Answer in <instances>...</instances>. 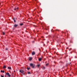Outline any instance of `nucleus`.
Instances as JSON below:
<instances>
[{
	"label": "nucleus",
	"instance_id": "nucleus-1",
	"mask_svg": "<svg viewBox=\"0 0 77 77\" xmlns=\"http://www.w3.org/2000/svg\"><path fill=\"white\" fill-rule=\"evenodd\" d=\"M30 66L32 68H35V64H33V63H31L30 64Z\"/></svg>",
	"mask_w": 77,
	"mask_h": 77
},
{
	"label": "nucleus",
	"instance_id": "nucleus-2",
	"mask_svg": "<svg viewBox=\"0 0 77 77\" xmlns=\"http://www.w3.org/2000/svg\"><path fill=\"white\" fill-rule=\"evenodd\" d=\"M6 75H8V77H11V75H10V74H9V73L8 72L6 73Z\"/></svg>",
	"mask_w": 77,
	"mask_h": 77
},
{
	"label": "nucleus",
	"instance_id": "nucleus-3",
	"mask_svg": "<svg viewBox=\"0 0 77 77\" xmlns=\"http://www.w3.org/2000/svg\"><path fill=\"white\" fill-rule=\"evenodd\" d=\"M18 26V24H15L14 25V27H17Z\"/></svg>",
	"mask_w": 77,
	"mask_h": 77
},
{
	"label": "nucleus",
	"instance_id": "nucleus-4",
	"mask_svg": "<svg viewBox=\"0 0 77 77\" xmlns=\"http://www.w3.org/2000/svg\"><path fill=\"white\" fill-rule=\"evenodd\" d=\"M32 55H34V54H35V52L34 51L33 52H32Z\"/></svg>",
	"mask_w": 77,
	"mask_h": 77
},
{
	"label": "nucleus",
	"instance_id": "nucleus-5",
	"mask_svg": "<svg viewBox=\"0 0 77 77\" xmlns=\"http://www.w3.org/2000/svg\"><path fill=\"white\" fill-rule=\"evenodd\" d=\"M18 8H15L14 9V11H17V10H18Z\"/></svg>",
	"mask_w": 77,
	"mask_h": 77
},
{
	"label": "nucleus",
	"instance_id": "nucleus-6",
	"mask_svg": "<svg viewBox=\"0 0 77 77\" xmlns=\"http://www.w3.org/2000/svg\"><path fill=\"white\" fill-rule=\"evenodd\" d=\"M20 72H21V73H23V72H24V71L23 70H20Z\"/></svg>",
	"mask_w": 77,
	"mask_h": 77
},
{
	"label": "nucleus",
	"instance_id": "nucleus-7",
	"mask_svg": "<svg viewBox=\"0 0 77 77\" xmlns=\"http://www.w3.org/2000/svg\"><path fill=\"white\" fill-rule=\"evenodd\" d=\"M42 60V58H39L38 59V60H39V61H41Z\"/></svg>",
	"mask_w": 77,
	"mask_h": 77
},
{
	"label": "nucleus",
	"instance_id": "nucleus-8",
	"mask_svg": "<svg viewBox=\"0 0 77 77\" xmlns=\"http://www.w3.org/2000/svg\"><path fill=\"white\" fill-rule=\"evenodd\" d=\"M1 72H3V73H4L5 72V71H4V70H3V71L1 70Z\"/></svg>",
	"mask_w": 77,
	"mask_h": 77
},
{
	"label": "nucleus",
	"instance_id": "nucleus-9",
	"mask_svg": "<svg viewBox=\"0 0 77 77\" xmlns=\"http://www.w3.org/2000/svg\"><path fill=\"white\" fill-rule=\"evenodd\" d=\"M3 68L4 69L6 68V66L4 65V66H3Z\"/></svg>",
	"mask_w": 77,
	"mask_h": 77
},
{
	"label": "nucleus",
	"instance_id": "nucleus-10",
	"mask_svg": "<svg viewBox=\"0 0 77 77\" xmlns=\"http://www.w3.org/2000/svg\"><path fill=\"white\" fill-rule=\"evenodd\" d=\"M8 69H11V67H8Z\"/></svg>",
	"mask_w": 77,
	"mask_h": 77
},
{
	"label": "nucleus",
	"instance_id": "nucleus-11",
	"mask_svg": "<svg viewBox=\"0 0 77 77\" xmlns=\"http://www.w3.org/2000/svg\"><path fill=\"white\" fill-rule=\"evenodd\" d=\"M29 58V60H31L32 59V57H30Z\"/></svg>",
	"mask_w": 77,
	"mask_h": 77
},
{
	"label": "nucleus",
	"instance_id": "nucleus-12",
	"mask_svg": "<svg viewBox=\"0 0 77 77\" xmlns=\"http://www.w3.org/2000/svg\"><path fill=\"white\" fill-rule=\"evenodd\" d=\"M23 25V23H20V26H22Z\"/></svg>",
	"mask_w": 77,
	"mask_h": 77
},
{
	"label": "nucleus",
	"instance_id": "nucleus-13",
	"mask_svg": "<svg viewBox=\"0 0 77 77\" xmlns=\"http://www.w3.org/2000/svg\"><path fill=\"white\" fill-rule=\"evenodd\" d=\"M13 20H14V23H15L16 22L15 20V18H13Z\"/></svg>",
	"mask_w": 77,
	"mask_h": 77
},
{
	"label": "nucleus",
	"instance_id": "nucleus-14",
	"mask_svg": "<svg viewBox=\"0 0 77 77\" xmlns=\"http://www.w3.org/2000/svg\"><path fill=\"white\" fill-rule=\"evenodd\" d=\"M48 65H49V64L48 63H47L46 64V66H48Z\"/></svg>",
	"mask_w": 77,
	"mask_h": 77
},
{
	"label": "nucleus",
	"instance_id": "nucleus-15",
	"mask_svg": "<svg viewBox=\"0 0 77 77\" xmlns=\"http://www.w3.org/2000/svg\"><path fill=\"white\" fill-rule=\"evenodd\" d=\"M37 66H38V67H39V66H40V65H39V64Z\"/></svg>",
	"mask_w": 77,
	"mask_h": 77
},
{
	"label": "nucleus",
	"instance_id": "nucleus-16",
	"mask_svg": "<svg viewBox=\"0 0 77 77\" xmlns=\"http://www.w3.org/2000/svg\"><path fill=\"white\" fill-rule=\"evenodd\" d=\"M2 34L4 35H5V33L4 32H2Z\"/></svg>",
	"mask_w": 77,
	"mask_h": 77
},
{
	"label": "nucleus",
	"instance_id": "nucleus-17",
	"mask_svg": "<svg viewBox=\"0 0 77 77\" xmlns=\"http://www.w3.org/2000/svg\"><path fill=\"white\" fill-rule=\"evenodd\" d=\"M27 69H28V70H29V69H30V68H28V67H27Z\"/></svg>",
	"mask_w": 77,
	"mask_h": 77
},
{
	"label": "nucleus",
	"instance_id": "nucleus-18",
	"mask_svg": "<svg viewBox=\"0 0 77 77\" xmlns=\"http://www.w3.org/2000/svg\"><path fill=\"white\" fill-rule=\"evenodd\" d=\"M28 74H30V72H28Z\"/></svg>",
	"mask_w": 77,
	"mask_h": 77
},
{
	"label": "nucleus",
	"instance_id": "nucleus-19",
	"mask_svg": "<svg viewBox=\"0 0 77 77\" xmlns=\"http://www.w3.org/2000/svg\"><path fill=\"white\" fill-rule=\"evenodd\" d=\"M5 50H8V48H5Z\"/></svg>",
	"mask_w": 77,
	"mask_h": 77
},
{
	"label": "nucleus",
	"instance_id": "nucleus-20",
	"mask_svg": "<svg viewBox=\"0 0 77 77\" xmlns=\"http://www.w3.org/2000/svg\"><path fill=\"white\" fill-rule=\"evenodd\" d=\"M43 69H45V67L43 66Z\"/></svg>",
	"mask_w": 77,
	"mask_h": 77
},
{
	"label": "nucleus",
	"instance_id": "nucleus-21",
	"mask_svg": "<svg viewBox=\"0 0 77 77\" xmlns=\"http://www.w3.org/2000/svg\"><path fill=\"white\" fill-rule=\"evenodd\" d=\"M1 77H4V76L1 75Z\"/></svg>",
	"mask_w": 77,
	"mask_h": 77
},
{
	"label": "nucleus",
	"instance_id": "nucleus-22",
	"mask_svg": "<svg viewBox=\"0 0 77 77\" xmlns=\"http://www.w3.org/2000/svg\"><path fill=\"white\" fill-rule=\"evenodd\" d=\"M15 71H14V72H15Z\"/></svg>",
	"mask_w": 77,
	"mask_h": 77
},
{
	"label": "nucleus",
	"instance_id": "nucleus-23",
	"mask_svg": "<svg viewBox=\"0 0 77 77\" xmlns=\"http://www.w3.org/2000/svg\"><path fill=\"white\" fill-rule=\"evenodd\" d=\"M42 38H44V37H42Z\"/></svg>",
	"mask_w": 77,
	"mask_h": 77
},
{
	"label": "nucleus",
	"instance_id": "nucleus-24",
	"mask_svg": "<svg viewBox=\"0 0 77 77\" xmlns=\"http://www.w3.org/2000/svg\"><path fill=\"white\" fill-rule=\"evenodd\" d=\"M44 45H45V44H44Z\"/></svg>",
	"mask_w": 77,
	"mask_h": 77
}]
</instances>
